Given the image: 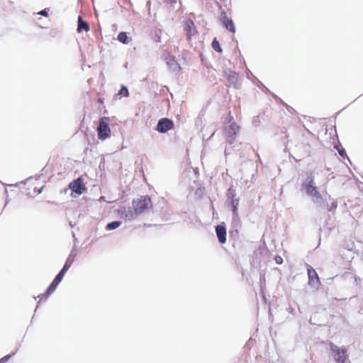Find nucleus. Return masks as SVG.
<instances>
[{"mask_svg": "<svg viewBox=\"0 0 363 363\" xmlns=\"http://www.w3.org/2000/svg\"><path fill=\"white\" fill-rule=\"evenodd\" d=\"M184 30L189 39H190L191 37L193 36L196 32L194 23L191 20H188L186 22Z\"/></svg>", "mask_w": 363, "mask_h": 363, "instance_id": "nucleus-13", "label": "nucleus"}, {"mask_svg": "<svg viewBox=\"0 0 363 363\" xmlns=\"http://www.w3.org/2000/svg\"><path fill=\"white\" fill-rule=\"evenodd\" d=\"M337 151L341 157H345L346 156V152L342 147L337 148Z\"/></svg>", "mask_w": 363, "mask_h": 363, "instance_id": "nucleus-27", "label": "nucleus"}, {"mask_svg": "<svg viewBox=\"0 0 363 363\" xmlns=\"http://www.w3.org/2000/svg\"><path fill=\"white\" fill-rule=\"evenodd\" d=\"M274 259L276 263L278 264H280L283 262V259L281 256H276Z\"/></svg>", "mask_w": 363, "mask_h": 363, "instance_id": "nucleus-28", "label": "nucleus"}, {"mask_svg": "<svg viewBox=\"0 0 363 363\" xmlns=\"http://www.w3.org/2000/svg\"><path fill=\"white\" fill-rule=\"evenodd\" d=\"M212 48L216 52H222V49L220 46L219 42L216 38L212 42Z\"/></svg>", "mask_w": 363, "mask_h": 363, "instance_id": "nucleus-22", "label": "nucleus"}, {"mask_svg": "<svg viewBox=\"0 0 363 363\" xmlns=\"http://www.w3.org/2000/svg\"><path fill=\"white\" fill-rule=\"evenodd\" d=\"M229 20H230V19L228 17L226 13L222 12L220 14V21H221L223 25L224 23H226Z\"/></svg>", "mask_w": 363, "mask_h": 363, "instance_id": "nucleus-24", "label": "nucleus"}, {"mask_svg": "<svg viewBox=\"0 0 363 363\" xmlns=\"http://www.w3.org/2000/svg\"><path fill=\"white\" fill-rule=\"evenodd\" d=\"M63 277H64V276L59 272L57 274V276L55 277L54 281L55 282H57L58 284H60L61 282L62 279H63Z\"/></svg>", "mask_w": 363, "mask_h": 363, "instance_id": "nucleus-26", "label": "nucleus"}, {"mask_svg": "<svg viewBox=\"0 0 363 363\" xmlns=\"http://www.w3.org/2000/svg\"><path fill=\"white\" fill-rule=\"evenodd\" d=\"M118 211L121 218L126 220H133L137 216L135 210L132 211L130 207H121Z\"/></svg>", "mask_w": 363, "mask_h": 363, "instance_id": "nucleus-9", "label": "nucleus"}, {"mask_svg": "<svg viewBox=\"0 0 363 363\" xmlns=\"http://www.w3.org/2000/svg\"><path fill=\"white\" fill-rule=\"evenodd\" d=\"M152 206L150 198L147 196L133 200V207L137 216L146 213L152 208Z\"/></svg>", "mask_w": 363, "mask_h": 363, "instance_id": "nucleus-2", "label": "nucleus"}, {"mask_svg": "<svg viewBox=\"0 0 363 363\" xmlns=\"http://www.w3.org/2000/svg\"><path fill=\"white\" fill-rule=\"evenodd\" d=\"M69 187L72 191V192L77 195H81L86 190V187L80 178H78L69 184Z\"/></svg>", "mask_w": 363, "mask_h": 363, "instance_id": "nucleus-8", "label": "nucleus"}, {"mask_svg": "<svg viewBox=\"0 0 363 363\" xmlns=\"http://www.w3.org/2000/svg\"><path fill=\"white\" fill-rule=\"evenodd\" d=\"M58 284H58L57 282H55V281L53 280V281H52V282L50 284V285L48 286V289H47V291H46V294H45V295H43H43H41V296H38V297H40V301H42L44 296H45V299L46 300V299H47V298H48V297L51 294H52V293L55 291V289H56L57 286H58Z\"/></svg>", "mask_w": 363, "mask_h": 363, "instance_id": "nucleus-15", "label": "nucleus"}, {"mask_svg": "<svg viewBox=\"0 0 363 363\" xmlns=\"http://www.w3.org/2000/svg\"><path fill=\"white\" fill-rule=\"evenodd\" d=\"M302 186L306 195L311 199V201L317 206L322 207L327 201V199L318 191L315 186V177L313 173H311L302 184Z\"/></svg>", "mask_w": 363, "mask_h": 363, "instance_id": "nucleus-1", "label": "nucleus"}, {"mask_svg": "<svg viewBox=\"0 0 363 363\" xmlns=\"http://www.w3.org/2000/svg\"><path fill=\"white\" fill-rule=\"evenodd\" d=\"M109 118L108 117H102L99 119V125L97 127L98 137L100 140H105L110 136L111 129L108 125Z\"/></svg>", "mask_w": 363, "mask_h": 363, "instance_id": "nucleus-4", "label": "nucleus"}, {"mask_svg": "<svg viewBox=\"0 0 363 363\" xmlns=\"http://www.w3.org/2000/svg\"><path fill=\"white\" fill-rule=\"evenodd\" d=\"M76 257H77V252L74 250H72L71 251L69 255L68 256L64 265H65L66 267H67L68 268H70V267L73 264Z\"/></svg>", "mask_w": 363, "mask_h": 363, "instance_id": "nucleus-18", "label": "nucleus"}, {"mask_svg": "<svg viewBox=\"0 0 363 363\" xmlns=\"http://www.w3.org/2000/svg\"><path fill=\"white\" fill-rule=\"evenodd\" d=\"M167 65L172 71H177L180 69L179 65L177 62L174 57H169L167 59Z\"/></svg>", "mask_w": 363, "mask_h": 363, "instance_id": "nucleus-17", "label": "nucleus"}, {"mask_svg": "<svg viewBox=\"0 0 363 363\" xmlns=\"http://www.w3.org/2000/svg\"><path fill=\"white\" fill-rule=\"evenodd\" d=\"M118 94L125 97H128L129 95L128 88L125 86H122Z\"/></svg>", "mask_w": 363, "mask_h": 363, "instance_id": "nucleus-23", "label": "nucleus"}, {"mask_svg": "<svg viewBox=\"0 0 363 363\" xmlns=\"http://www.w3.org/2000/svg\"><path fill=\"white\" fill-rule=\"evenodd\" d=\"M326 206L328 208V210L329 211H333V209H335L337 206V201H333L330 205L326 204Z\"/></svg>", "mask_w": 363, "mask_h": 363, "instance_id": "nucleus-25", "label": "nucleus"}, {"mask_svg": "<svg viewBox=\"0 0 363 363\" xmlns=\"http://www.w3.org/2000/svg\"><path fill=\"white\" fill-rule=\"evenodd\" d=\"M69 268H68L67 267L66 268V266L64 265L62 269L60 270V273L62 274L63 276H65V274L67 272V271L69 269Z\"/></svg>", "mask_w": 363, "mask_h": 363, "instance_id": "nucleus-30", "label": "nucleus"}, {"mask_svg": "<svg viewBox=\"0 0 363 363\" xmlns=\"http://www.w3.org/2000/svg\"><path fill=\"white\" fill-rule=\"evenodd\" d=\"M227 119L228 121L225 125L224 133L225 136L227 138L228 143L232 144L236 138L240 127L235 121H233V117L229 115Z\"/></svg>", "mask_w": 363, "mask_h": 363, "instance_id": "nucleus-3", "label": "nucleus"}, {"mask_svg": "<svg viewBox=\"0 0 363 363\" xmlns=\"http://www.w3.org/2000/svg\"><path fill=\"white\" fill-rule=\"evenodd\" d=\"M82 30H84L86 32L89 30V26L88 23L83 21L82 16H78V25H77V31L82 32Z\"/></svg>", "mask_w": 363, "mask_h": 363, "instance_id": "nucleus-16", "label": "nucleus"}, {"mask_svg": "<svg viewBox=\"0 0 363 363\" xmlns=\"http://www.w3.org/2000/svg\"><path fill=\"white\" fill-rule=\"evenodd\" d=\"M174 128V123L172 120L163 118L159 120L156 130L161 133H167Z\"/></svg>", "mask_w": 363, "mask_h": 363, "instance_id": "nucleus-6", "label": "nucleus"}, {"mask_svg": "<svg viewBox=\"0 0 363 363\" xmlns=\"http://www.w3.org/2000/svg\"><path fill=\"white\" fill-rule=\"evenodd\" d=\"M354 253V245L353 242L347 244L345 248L342 251V255H346L345 259L349 262L353 259Z\"/></svg>", "mask_w": 363, "mask_h": 363, "instance_id": "nucleus-11", "label": "nucleus"}, {"mask_svg": "<svg viewBox=\"0 0 363 363\" xmlns=\"http://www.w3.org/2000/svg\"><path fill=\"white\" fill-rule=\"evenodd\" d=\"M5 362H1V363H4Z\"/></svg>", "mask_w": 363, "mask_h": 363, "instance_id": "nucleus-32", "label": "nucleus"}, {"mask_svg": "<svg viewBox=\"0 0 363 363\" xmlns=\"http://www.w3.org/2000/svg\"><path fill=\"white\" fill-rule=\"evenodd\" d=\"M38 14L43 16H48V9H43V10L40 11V12H38Z\"/></svg>", "mask_w": 363, "mask_h": 363, "instance_id": "nucleus-29", "label": "nucleus"}, {"mask_svg": "<svg viewBox=\"0 0 363 363\" xmlns=\"http://www.w3.org/2000/svg\"><path fill=\"white\" fill-rule=\"evenodd\" d=\"M42 189L43 188H41L39 191H38V194L41 193L42 192Z\"/></svg>", "mask_w": 363, "mask_h": 363, "instance_id": "nucleus-31", "label": "nucleus"}, {"mask_svg": "<svg viewBox=\"0 0 363 363\" xmlns=\"http://www.w3.org/2000/svg\"><path fill=\"white\" fill-rule=\"evenodd\" d=\"M228 198L230 199V205L234 217L238 216V208L239 205V199L236 197L235 190L230 187L228 191Z\"/></svg>", "mask_w": 363, "mask_h": 363, "instance_id": "nucleus-7", "label": "nucleus"}, {"mask_svg": "<svg viewBox=\"0 0 363 363\" xmlns=\"http://www.w3.org/2000/svg\"><path fill=\"white\" fill-rule=\"evenodd\" d=\"M223 26L229 31H230L232 33L235 32V27L234 23L233 22V21L231 19L229 20L226 23H224Z\"/></svg>", "mask_w": 363, "mask_h": 363, "instance_id": "nucleus-21", "label": "nucleus"}, {"mask_svg": "<svg viewBox=\"0 0 363 363\" xmlns=\"http://www.w3.org/2000/svg\"><path fill=\"white\" fill-rule=\"evenodd\" d=\"M330 349L333 357L337 363H345L347 357V350L343 347H339L336 345L330 342Z\"/></svg>", "mask_w": 363, "mask_h": 363, "instance_id": "nucleus-5", "label": "nucleus"}, {"mask_svg": "<svg viewBox=\"0 0 363 363\" xmlns=\"http://www.w3.org/2000/svg\"><path fill=\"white\" fill-rule=\"evenodd\" d=\"M118 40L123 44H128L129 43V38L125 32H121L118 35Z\"/></svg>", "mask_w": 363, "mask_h": 363, "instance_id": "nucleus-20", "label": "nucleus"}, {"mask_svg": "<svg viewBox=\"0 0 363 363\" xmlns=\"http://www.w3.org/2000/svg\"><path fill=\"white\" fill-rule=\"evenodd\" d=\"M225 75L229 84L232 86H236L238 80V74L235 72L228 69L225 71Z\"/></svg>", "mask_w": 363, "mask_h": 363, "instance_id": "nucleus-10", "label": "nucleus"}, {"mask_svg": "<svg viewBox=\"0 0 363 363\" xmlns=\"http://www.w3.org/2000/svg\"><path fill=\"white\" fill-rule=\"evenodd\" d=\"M121 225V221H118V220H114V221H112L111 223H108L106 226V229L107 230H115L117 228H118L120 225Z\"/></svg>", "mask_w": 363, "mask_h": 363, "instance_id": "nucleus-19", "label": "nucleus"}, {"mask_svg": "<svg viewBox=\"0 0 363 363\" xmlns=\"http://www.w3.org/2000/svg\"><path fill=\"white\" fill-rule=\"evenodd\" d=\"M216 233L218 241L220 243H225L226 241V229L224 226L218 225L216 227Z\"/></svg>", "mask_w": 363, "mask_h": 363, "instance_id": "nucleus-12", "label": "nucleus"}, {"mask_svg": "<svg viewBox=\"0 0 363 363\" xmlns=\"http://www.w3.org/2000/svg\"><path fill=\"white\" fill-rule=\"evenodd\" d=\"M308 275L309 279V284H320L319 278L315 269L311 268L308 269Z\"/></svg>", "mask_w": 363, "mask_h": 363, "instance_id": "nucleus-14", "label": "nucleus"}]
</instances>
